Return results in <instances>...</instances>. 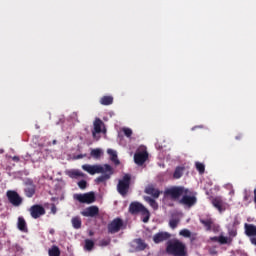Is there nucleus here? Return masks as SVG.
I'll return each mask as SVG.
<instances>
[{
    "label": "nucleus",
    "instance_id": "nucleus-1",
    "mask_svg": "<svg viewBox=\"0 0 256 256\" xmlns=\"http://www.w3.org/2000/svg\"><path fill=\"white\" fill-rule=\"evenodd\" d=\"M192 195L193 192L184 186H172L164 190V197L178 201L180 205H185V207H193L197 203V197Z\"/></svg>",
    "mask_w": 256,
    "mask_h": 256
},
{
    "label": "nucleus",
    "instance_id": "nucleus-2",
    "mask_svg": "<svg viewBox=\"0 0 256 256\" xmlns=\"http://www.w3.org/2000/svg\"><path fill=\"white\" fill-rule=\"evenodd\" d=\"M166 252L173 256H187V246L180 240H169L167 242Z\"/></svg>",
    "mask_w": 256,
    "mask_h": 256
},
{
    "label": "nucleus",
    "instance_id": "nucleus-3",
    "mask_svg": "<svg viewBox=\"0 0 256 256\" xmlns=\"http://www.w3.org/2000/svg\"><path fill=\"white\" fill-rule=\"evenodd\" d=\"M129 213H131V215H139L140 213L143 223H149L151 213H149V210L140 202H132L129 205Z\"/></svg>",
    "mask_w": 256,
    "mask_h": 256
},
{
    "label": "nucleus",
    "instance_id": "nucleus-4",
    "mask_svg": "<svg viewBox=\"0 0 256 256\" xmlns=\"http://www.w3.org/2000/svg\"><path fill=\"white\" fill-rule=\"evenodd\" d=\"M131 187V174H125L122 179L118 181L117 191L122 197H127Z\"/></svg>",
    "mask_w": 256,
    "mask_h": 256
},
{
    "label": "nucleus",
    "instance_id": "nucleus-5",
    "mask_svg": "<svg viewBox=\"0 0 256 256\" xmlns=\"http://www.w3.org/2000/svg\"><path fill=\"white\" fill-rule=\"evenodd\" d=\"M6 197L9 201V204L13 207H21L23 205V197L15 190H8L6 192Z\"/></svg>",
    "mask_w": 256,
    "mask_h": 256
},
{
    "label": "nucleus",
    "instance_id": "nucleus-6",
    "mask_svg": "<svg viewBox=\"0 0 256 256\" xmlns=\"http://www.w3.org/2000/svg\"><path fill=\"white\" fill-rule=\"evenodd\" d=\"M124 225L125 223L123 222V219L115 218L108 224V233L115 235V233H119V231L123 229Z\"/></svg>",
    "mask_w": 256,
    "mask_h": 256
},
{
    "label": "nucleus",
    "instance_id": "nucleus-7",
    "mask_svg": "<svg viewBox=\"0 0 256 256\" xmlns=\"http://www.w3.org/2000/svg\"><path fill=\"white\" fill-rule=\"evenodd\" d=\"M103 169L104 171L100 172L102 173V175L95 179V183L97 184L105 183V181H109V179H111V175H113V167H111V165L105 164L103 166Z\"/></svg>",
    "mask_w": 256,
    "mask_h": 256
},
{
    "label": "nucleus",
    "instance_id": "nucleus-8",
    "mask_svg": "<svg viewBox=\"0 0 256 256\" xmlns=\"http://www.w3.org/2000/svg\"><path fill=\"white\" fill-rule=\"evenodd\" d=\"M74 199H76V201H79V203H87L88 205H90V203H95V192L75 194Z\"/></svg>",
    "mask_w": 256,
    "mask_h": 256
},
{
    "label": "nucleus",
    "instance_id": "nucleus-9",
    "mask_svg": "<svg viewBox=\"0 0 256 256\" xmlns=\"http://www.w3.org/2000/svg\"><path fill=\"white\" fill-rule=\"evenodd\" d=\"M83 171H86V173H89V175H96V173H103L105 169L101 165H90V164H84L82 165Z\"/></svg>",
    "mask_w": 256,
    "mask_h": 256
},
{
    "label": "nucleus",
    "instance_id": "nucleus-10",
    "mask_svg": "<svg viewBox=\"0 0 256 256\" xmlns=\"http://www.w3.org/2000/svg\"><path fill=\"white\" fill-rule=\"evenodd\" d=\"M147 159H149V153H147L146 150L137 151L134 154V163H136V165H139V166L144 165Z\"/></svg>",
    "mask_w": 256,
    "mask_h": 256
},
{
    "label": "nucleus",
    "instance_id": "nucleus-11",
    "mask_svg": "<svg viewBox=\"0 0 256 256\" xmlns=\"http://www.w3.org/2000/svg\"><path fill=\"white\" fill-rule=\"evenodd\" d=\"M144 193L150 195L153 199H159V195H161V191L155 184H148L144 189Z\"/></svg>",
    "mask_w": 256,
    "mask_h": 256
},
{
    "label": "nucleus",
    "instance_id": "nucleus-12",
    "mask_svg": "<svg viewBox=\"0 0 256 256\" xmlns=\"http://www.w3.org/2000/svg\"><path fill=\"white\" fill-rule=\"evenodd\" d=\"M30 214L33 219H39V217L45 215V208L39 204H35L30 207Z\"/></svg>",
    "mask_w": 256,
    "mask_h": 256
},
{
    "label": "nucleus",
    "instance_id": "nucleus-13",
    "mask_svg": "<svg viewBox=\"0 0 256 256\" xmlns=\"http://www.w3.org/2000/svg\"><path fill=\"white\" fill-rule=\"evenodd\" d=\"M211 203L215 209L219 211V213H223L225 211V201H223V198L221 196H216L212 198Z\"/></svg>",
    "mask_w": 256,
    "mask_h": 256
},
{
    "label": "nucleus",
    "instance_id": "nucleus-14",
    "mask_svg": "<svg viewBox=\"0 0 256 256\" xmlns=\"http://www.w3.org/2000/svg\"><path fill=\"white\" fill-rule=\"evenodd\" d=\"M83 217H97L99 216V207L98 206H90L81 212Z\"/></svg>",
    "mask_w": 256,
    "mask_h": 256
},
{
    "label": "nucleus",
    "instance_id": "nucleus-15",
    "mask_svg": "<svg viewBox=\"0 0 256 256\" xmlns=\"http://www.w3.org/2000/svg\"><path fill=\"white\" fill-rule=\"evenodd\" d=\"M66 175L68 177H70V179H79V178H84L85 177V173L81 172L80 170L77 169H72V170H68L66 171Z\"/></svg>",
    "mask_w": 256,
    "mask_h": 256
},
{
    "label": "nucleus",
    "instance_id": "nucleus-16",
    "mask_svg": "<svg viewBox=\"0 0 256 256\" xmlns=\"http://www.w3.org/2000/svg\"><path fill=\"white\" fill-rule=\"evenodd\" d=\"M244 229H245V235H247V237H256L255 225L245 223Z\"/></svg>",
    "mask_w": 256,
    "mask_h": 256
},
{
    "label": "nucleus",
    "instance_id": "nucleus-17",
    "mask_svg": "<svg viewBox=\"0 0 256 256\" xmlns=\"http://www.w3.org/2000/svg\"><path fill=\"white\" fill-rule=\"evenodd\" d=\"M101 125H103V121L99 118H96L94 121V129L92 131L94 139L97 137V133H101Z\"/></svg>",
    "mask_w": 256,
    "mask_h": 256
},
{
    "label": "nucleus",
    "instance_id": "nucleus-18",
    "mask_svg": "<svg viewBox=\"0 0 256 256\" xmlns=\"http://www.w3.org/2000/svg\"><path fill=\"white\" fill-rule=\"evenodd\" d=\"M35 184H28L25 188H24V194L26 195V197H28V199H31V197H33V195H35Z\"/></svg>",
    "mask_w": 256,
    "mask_h": 256
},
{
    "label": "nucleus",
    "instance_id": "nucleus-19",
    "mask_svg": "<svg viewBox=\"0 0 256 256\" xmlns=\"http://www.w3.org/2000/svg\"><path fill=\"white\" fill-rule=\"evenodd\" d=\"M107 153L110 157V161H112V163H114V165H120V161L119 158L117 157V151L113 150V149H108Z\"/></svg>",
    "mask_w": 256,
    "mask_h": 256
},
{
    "label": "nucleus",
    "instance_id": "nucleus-20",
    "mask_svg": "<svg viewBox=\"0 0 256 256\" xmlns=\"http://www.w3.org/2000/svg\"><path fill=\"white\" fill-rule=\"evenodd\" d=\"M17 227L19 231H22V233H27L28 229H27V222L25 221V218L21 216L18 217Z\"/></svg>",
    "mask_w": 256,
    "mask_h": 256
},
{
    "label": "nucleus",
    "instance_id": "nucleus-21",
    "mask_svg": "<svg viewBox=\"0 0 256 256\" xmlns=\"http://www.w3.org/2000/svg\"><path fill=\"white\" fill-rule=\"evenodd\" d=\"M143 199H144V201H146V203H148L150 205V207H152V209H154V210L159 209V204H157V201H155L156 198L144 196Z\"/></svg>",
    "mask_w": 256,
    "mask_h": 256
},
{
    "label": "nucleus",
    "instance_id": "nucleus-22",
    "mask_svg": "<svg viewBox=\"0 0 256 256\" xmlns=\"http://www.w3.org/2000/svg\"><path fill=\"white\" fill-rule=\"evenodd\" d=\"M93 249H95V242L91 239H86L84 241V250L91 252Z\"/></svg>",
    "mask_w": 256,
    "mask_h": 256
},
{
    "label": "nucleus",
    "instance_id": "nucleus-23",
    "mask_svg": "<svg viewBox=\"0 0 256 256\" xmlns=\"http://www.w3.org/2000/svg\"><path fill=\"white\" fill-rule=\"evenodd\" d=\"M183 171H185V167L177 166L173 173V179H181L183 177Z\"/></svg>",
    "mask_w": 256,
    "mask_h": 256
},
{
    "label": "nucleus",
    "instance_id": "nucleus-24",
    "mask_svg": "<svg viewBox=\"0 0 256 256\" xmlns=\"http://www.w3.org/2000/svg\"><path fill=\"white\" fill-rule=\"evenodd\" d=\"M49 256H61V249L59 246L53 245L50 249H48Z\"/></svg>",
    "mask_w": 256,
    "mask_h": 256
},
{
    "label": "nucleus",
    "instance_id": "nucleus-25",
    "mask_svg": "<svg viewBox=\"0 0 256 256\" xmlns=\"http://www.w3.org/2000/svg\"><path fill=\"white\" fill-rule=\"evenodd\" d=\"M200 223L204 225L206 228V231H211L212 225H213V220L211 219H200Z\"/></svg>",
    "mask_w": 256,
    "mask_h": 256
},
{
    "label": "nucleus",
    "instance_id": "nucleus-26",
    "mask_svg": "<svg viewBox=\"0 0 256 256\" xmlns=\"http://www.w3.org/2000/svg\"><path fill=\"white\" fill-rule=\"evenodd\" d=\"M101 105H113V96H103L100 99Z\"/></svg>",
    "mask_w": 256,
    "mask_h": 256
},
{
    "label": "nucleus",
    "instance_id": "nucleus-27",
    "mask_svg": "<svg viewBox=\"0 0 256 256\" xmlns=\"http://www.w3.org/2000/svg\"><path fill=\"white\" fill-rule=\"evenodd\" d=\"M71 221L74 229H81L82 222L79 216L73 217Z\"/></svg>",
    "mask_w": 256,
    "mask_h": 256
},
{
    "label": "nucleus",
    "instance_id": "nucleus-28",
    "mask_svg": "<svg viewBox=\"0 0 256 256\" xmlns=\"http://www.w3.org/2000/svg\"><path fill=\"white\" fill-rule=\"evenodd\" d=\"M90 155L91 157H94V159H99L103 155V150L99 148L92 149Z\"/></svg>",
    "mask_w": 256,
    "mask_h": 256
},
{
    "label": "nucleus",
    "instance_id": "nucleus-29",
    "mask_svg": "<svg viewBox=\"0 0 256 256\" xmlns=\"http://www.w3.org/2000/svg\"><path fill=\"white\" fill-rule=\"evenodd\" d=\"M136 244L139 251H145V249H147V244H145V241H143L141 238L136 239Z\"/></svg>",
    "mask_w": 256,
    "mask_h": 256
},
{
    "label": "nucleus",
    "instance_id": "nucleus-30",
    "mask_svg": "<svg viewBox=\"0 0 256 256\" xmlns=\"http://www.w3.org/2000/svg\"><path fill=\"white\" fill-rule=\"evenodd\" d=\"M195 166L200 175H203V173H205V164L201 162H196Z\"/></svg>",
    "mask_w": 256,
    "mask_h": 256
},
{
    "label": "nucleus",
    "instance_id": "nucleus-31",
    "mask_svg": "<svg viewBox=\"0 0 256 256\" xmlns=\"http://www.w3.org/2000/svg\"><path fill=\"white\" fill-rule=\"evenodd\" d=\"M109 245H111V239L108 237V238H105V239H102V240H100V242H99V246L100 247H107V246H109Z\"/></svg>",
    "mask_w": 256,
    "mask_h": 256
},
{
    "label": "nucleus",
    "instance_id": "nucleus-32",
    "mask_svg": "<svg viewBox=\"0 0 256 256\" xmlns=\"http://www.w3.org/2000/svg\"><path fill=\"white\" fill-rule=\"evenodd\" d=\"M218 243H220V245H227V243H229V238L225 236H219Z\"/></svg>",
    "mask_w": 256,
    "mask_h": 256
},
{
    "label": "nucleus",
    "instance_id": "nucleus-33",
    "mask_svg": "<svg viewBox=\"0 0 256 256\" xmlns=\"http://www.w3.org/2000/svg\"><path fill=\"white\" fill-rule=\"evenodd\" d=\"M182 237L190 238L191 237V231L187 229H183L179 233Z\"/></svg>",
    "mask_w": 256,
    "mask_h": 256
},
{
    "label": "nucleus",
    "instance_id": "nucleus-34",
    "mask_svg": "<svg viewBox=\"0 0 256 256\" xmlns=\"http://www.w3.org/2000/svg\"><path fill=\"white\" fill-rule=\"evenodd\" d=\"M122 131L126 137H131V135H133V130L130 128H123Z\"/></svg>",
    "mask_w": 256,
    "mask_h": 256
},
{
    "label": "nucleus",
    "instance_id": "nucleus-35",
    "mask_svg": "<svg viewBox=\"0 0 256 256\" xmlns=\"http://www.w3.org/2000/svg\"><path fill=\"white\" fill-rule=\"evenodd\" d=\"M169 225L172 229H176L177 225H179V220L177 219H172L169 222Z\"/></svg>",
    "mask_w": 256,
    "mask_h": 256
},
{
    "label": "nucleus",
    "instance_id": "nucleus-36",
    "mask_svg": "<svg viewBox=\"0 0 256 256\" xmlns=\"http://www.w3.org/2000/svg\"><path fill=\"white\" fill-rule=\"evenodd\" d=\"M78 187H79V189H87V181H85V180H80V181L78 182Z\"/></svg>",
    "mask_w": 256,
    "mask_h": 256
},
{
    "label": "nucleus",
    "instance_id": "nucleus-37",
    "mask_svg": "<svg viewBox=\"0 0 256 256\" xmlns=\"http://www.w3.org/2000/svg\"><path fill=\"white\" fill-rule=\"evenodd\" d=\"M170 238H171V234H169L168 232H161V241H165Z\"/></svg>",
    "mask_w": 256,
    "mask_h": 256
},
{
    "label": "nucleus",
    "instance_id": "nucleus-38",
    "mask_svg": "<svg viewBox=\"0 0 256 256\" xmlns=\"http://www.w3.org/2000/svg\"><path fill=\"white\" fill-rule=\"evenodd\" d=\"M153 241L154 243H161V232L155 234V236L153 237Z\"/></svg>",
    "mask_w": 256,
    "mask_h": 256
},
{
    "label": "nucleus",
    "instance_id": "nucleus-39",
    "mask_svg": "<svg viewBox=\"0 0 256 256\" xmlns=\"http://www.w3.org/2000/svg\"><path fill=\"white\" fill-rule=\"evenodd\" d=\"M249 199H251V193L249 191L245 190L243 200L246 202H249Z\"/></svg>",
    "mask_w": 256,
    "mask_h": 256
},
{
    "label": "nucleus",
    "instance_id": "nucleus-40",
    "mask_svg": "<svg viewBox=\"0 0 256 256\" xmlns=\"http://www.w3.org/2000/svg\"><path fill=\"white\" fill-rule=\"evenodd\" d=\"M51 213H53V215L57 213V206H55V204H51Z\"/></svg>",
    "mask_w": 256,
    "mask_h": 256
},
{
    "label": "nucleus",
    "instance_id": "nucleus-41",
    "mask_svg": "<svg viewBox=\"0 0 256 256\" xmlns=\"http://www.w3.org/2000/svg\"><path fill=\"white\" fill-rule=\"evenodd\" d=\"M210 241H213L214 243H217V242L219 243V237L217 236L211 237Z\"/></svg>",
    "mask_w": 256,
    "mask_h": 256
},
{
    "label": "nucleus",
    "instance_id": "nucleus-42",
    "mask_svg": "<svg viewBox=\"0 0 256 256\" xmlns=\"http://www.w3.org/2000/svg\"><path fill=\"white\" fill-rule=\"evenodd\" d=\"M236 141H241V139H243V134H238L237 136H235Z\"/></svg>",
    "mask_w": 256,
    "mask_h": 256
},
{
    "label": "nucleus",
    "instance_id": "nucleus-43",
    "mask_svg": "<svg viewBox=\"0 0 256 256\" xmlns=\"http://www.w3.org/2000/svg\"><path fill=\"white\" fill-rule=\"evenodd\" d=\"M12 160H14L15 163H19L20 158H19V156H13V157H12Z\"/></svg>",
    "mask_w": 256,
    "mask_h": 256
},
{
    "label": "nucleus",
    "instance_id": "nucleus-44",
    "mask_svg": "<svg viewBox=\"0 0 256 256\" xmlns=\"http://www.w3.org/2000/svg\"><path fill=\"white\" fill-rule=\"evenodd\" d=\"M250 241H251L252 245L256 246V238H251Z\"/></svg>",
    "mask_w": 256,
    "mask_h": 256
},
{
    "label": "nucleus",
    "instance_id": "nucleus-45",
    "mask_svg": "<svg viewBox=\"0 0 256 256\" xmlns=\"http://www.w3.org/2000/svg\"><path fill=\"white\" fill-rule=\"evenodd\" d=\"M49 233H50V235H55V229H50Z\"/></svg>",
    "mask_w": 256,
    "mask_h": 256
},
{
    "label": "nucleus",
    "instance_id": "nucleus-46",
    "mask_svg": "<svg viewBox=\"0 0 256 256\" xmlns=\"http://www.w3.org/2000/svg\"><path fill=\"white\" fill-rule=\"evenodd\" d=\"M254 203H256V188L254 189Z\"/></svg>",
    "mask_w": 256,
    "mask_h": 256
},
{
    "label": "nucleus",
    "instance_id": "nucleus-47",
    "mask_svg": "<svg viewBox=\"0 0 256 256\" xmlns=\"http://www.w3.org/2000/svg\"><path fill=\"white\" fill-rule=\"evenodd\" d=\"M93 235H94L93 231H90V232H89V236H90V237H93Z\"/></svg>",
    "mask_w": 256,
    "mask_h": 256
},
{
    "label": "nucleus",
    "instance_id": "nucleus-48",
    "mask_svg": "<svg viewBox=\"0 0 256 256\" xmlns=\"http://www.w3.org/2000/svg\"><path fill=\"white\" fill-rule=\"evenodd\" d=\"M191 241H195V237L192 236V237H191Z\"/></svg>",
    "mask_w": 256,
    "mask_h": 256
},
{
    "label": "nucleus",
    "instance_id": "nucleus-49",
    "mask_svg": "<svg viewBox=\"0 0 256 256\" xmlns=\"http://www.w3.org/2000/svg\"><path fill=\"white\" fill-rule=\"evenodd\" d=\"M156 147H157V149H159V148H160V146H159V145H157V144H156Z\"/></svg>",
    "mask_w": 256,
    "mask_h": 256
},
{
    "label": "nucleus",
    "instance_id": "nucleus-50",
    "mask_svg": "<svg viewBox=\"0 0 256 256\" xmlns=\"http://www.w3.org/2000/svg\"><path fill=\"white\" fill-rule=\"evenodd\" d=\"M235 235H237V233H236V232H234L233 236L235 237Z\"/></svg>",
    "mask_w": 256,
    "mask_h": 256
},
{
    "label": "nucleus",
    "instance_id": "nucleus-51",
    "mask_svg": "<svg viewBox=\"0 0 256 256\" xmlns=\"http://www.w3.org/2000/svg\"><path fill=\"white\" fill-rule=\"evenodd\" d=\"M195 129H197V127L192 128V130H195Z\"/></svg>",
    "mask_w": 256,
    "mask_h": 256
},
{
    "label": "nucleus",
    "instance_id": "nucleus-52",
    "mask_svg": "<svg viewBox=\"0 0 256 256\" xmlns=\"http://www.w3.org/2000/svg\"><path fill=\"white\" fill-rule=\"evenodd\" d=\"M52 201H55V198H52Z\"/></svg>",
    "mask_w": 256,
    "mask_h": 256
}]
</instances>
